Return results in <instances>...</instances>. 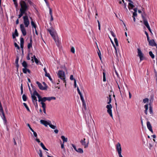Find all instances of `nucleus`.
Masks as SVG:
<instances>
[{
    "mask_svg": "<svg viewBox=\"0 0 157 157\" xmlns=\"http://www.w3.org/2000/svg\"><path fill=\"white\" fill-rule=\"evenodd\" d=\"M58 76L61 80H63V82L65 83V86H66V81L65 80V75L64 72L63 71L59 70L58 71Z\"/></svg>",
    "mask_w": 157,
    "mask_h": 157,
    "instance_id": "nucleus-1",
    "label": "nucleus"
},
{
    "mask_svg": "<svg viewBox=\"0 0 157 157\" xmlns=\"http://www.w3.org/2000/svg\"><path fill=\"white\" fill-rule=\"evenodd\" d=\"M20 4L21 7V8L20 9H22L26 12L28 9V6L27 5L25 1L21 0L20 2Z\"/></svg>",
    "mask_w": 157,
    "mask_h": 157,
    "instance_id": "nucleus-2",
    "label": "nucleus"
},
{
    "mask_svg": "<svg viewBox=\"0 0 157 157\" xmlns=\"http://www.w3.org/2000/svg\"><path fill=\"white\" fill-rule=\"evenodd\" d=\"M116 149L117 151L119 157H123L121 155V148L120 143L118 142L116 145Z\"/></svg>",
    "mask_w": 157,
    "mask_h": 157,
    "instance_id": "nucleus-3",
    "label": "nucleus"
},
{
    "mask_svg": "<svg viewBox=\"0 0 157 157\" xmlns=\"http://www.w3.org/2000/svg\"><path fill=\"white\" fill-rule=\"evenodd\" d=\"M23 22L26 27H28L29 24V21L28 19V17L27 15H25L23 17Z\"/></svg>",
    "mask_w": 157,
    "mask_h": 157,
    "instance_id": "nucleus-4",
    "label": "nucleus"
},
{
    "mask_svg": "<svg viewBox=\"0 0 157 157\" xmlns=\"http://www.w3.org/2000/svg\"><path fill=\"white\" fill-rule=\"evenodd\" d=\"M106 107L107 109V112L109 114L110 116L113 117V114L111 109L112 108V106L111 104H109L106 105Z\"/></svg>",
    "mask_w": 157,
    "mask_h": 157,
    "instance_id": "nucleus-5",
    "label": "nucleus"
},
{
    "mask_svg": "<svg viewBox=\"0 0 157 157\" xmlns=\"http://www.w3.org/2000/svg\"><path fill=\"white\" fill-rule=\"evenodd\" d=\"M138 50V56H139L140 61H141L143 59L144 56L140 48L137 49Z\"/></svg>",
    "mask_w": 157,
    "mask_h": 157,
    "instance_id": "nucleus-6",
    "label": "nucleus"
},
{
    "mask_svg": "<svg viewBox=\"0 0 157 157\" xmlns=\"http://www.w3.org/2000/svg\"><path fill=\"white\" fill-rule=\"evenodd\" d=\"M20 28L23 36H25L26 34V32L23 24H21Z\"/></svg>",
    "mask_w": 157,
    "mask_h": 157,
    "instance_id": "nucleus-7",
    "label": "nucleus"
},
{
    "mask_svg": "<svg viewBox=\"0 0 157 157\" xmlns=\"http://www.w3.org/2000/svg\"><path fill=\"white\" fill-rule=\"evenodd\" d=\"M36 84L38 85L39 88L42 90H47V87L46 86H43L42 84L38 81L36 82Z\"/></svg>",
    "mask_w": 157,
    "mask_h": 157,
    "instance_id": "nucleus-8",
    "label": "nucleus"
},
{
    "mask_svg": "<svg viewBox=\"0 0 157 157\" xmlns=\"http://www.w3.org/2000/svg\"><path fill=\"white\" fill-rule=\"evenodd\" d=\"M149 45L151 46H156V44L155 43L154 39L151 40L149 42Z\"/></svg>",
    "mask_w": 157,
    "mask_h": 157,
    "instance_id": "nucleus-9",
    "label": "nucleus"
},
{
    "mask_svg": "<svg viewBox=\"0 0 157 157\" xmlns=\"http://www.w3.org/2000/svg\"><path fill=\"white\" fill-rule=\"evenodd\" d=\"M147 128L152 133H153V131L152 129L151 125L149 121H147Z\"/></svg>",
    "mask_w": 157,
    "mask_h": 157,
    "instance_id": "nucleus-10",
    "label": "nucleus"
},
{
    "mask_svg": "<svg viewBox=\"0 0 157 157\" xmlns=\"http://www.w3.org/2000/svg\"><path fill=\"white\" fill-rule=\"evenodd\" d=\"M31 94V98L34 104L35 103V102L37 101V100L36 97L35 96L36 94H34V93Z\"/></svg>",
    "mask_w": 157,
    "mask_h": 157,
    "instance_id": "nucleus-11",
    "label": "nucleus"
},
{
    "mask_svg": "<svg viewBox=\"0 0 157 157\" xmlns=\"http://www.w3.org/2000/svg\"><path fill=\"white\" fill-rule=\"evenodd\" d=\"M20 13L18 15V18H20L24 14H25V15H27V13H25L26 12L22 9H20Z\"/></svg>",
    "mask_w": 157,
    "mask_h": 157,
    "instance_id": "nucleus-12",
    "label": "nucleus"
},
{
    "mask_svg": "<svg viewBox=\"0 0 157 157\" xmlns=\"http://www.w3.org/2000/svg\"><path fill=\"white\" fill-rule=\"evenodd\" d=\"M40 122L41 124L44 125L46 127L48 125H49L50 123L47 122V121L42 120H41L40 121Z\"/></svg>",
    "mask_w": 157,
    "mask_h": 157,
    "instance_id": "nucleus-13",
    "label": "nucleus"
},
{
    "mask_svg": "<svg viewBox=\"0 0 157 157\" xmlns=\"http://www.w3.org/2000/svg\"><path fill=\"white\" fill-rule=\"evenodd\" d=\"M24 40L23 38L21 37L20 38V46L22 51L23 49Z\"/></svg>",
    "mask_w": 157,
    "mask_h": 157,
    "instance_id": "nucleus-14",
    "label": "nucleus"
},
{
    "mask_svg": "<svg viewBox=\"0 0 157 157\" xmlns=\"http://www.w3.org/2000/svg\"><path fill=\"white\" fill-rule=\"evenodd\" d=\"M32 37H31L30 39V43L28 44V48L30 49V48L32 47Z\"/></svg>",
    "mask_w": 157,
    "mask_h": 157,
    "instance_id": "nucleus-15",
    "label": "nucleus"
},
{
    "mask_svg": "<svg viewBox=\"0 0 157 157\" xmlns=\"http://www.w3.org/2000/svg\"><path fill=\"white\" fill-rule=\"evenodd\" d=\"M47 30L48 32H49L52 37L54 38L55 36L54 35V32L52 31L51 29H47Z\"/></svg>",
    "mask_w": 157,
    "mask_h": 157,
    "instance_id": "nucleus-16",
    "label": "nucleus"
},
{
    "mask_svg": "<svg viewBox=\"0 0 157 157\" xmlns=\"http://www.w3.org/2000/svg\"><path fill=\"white\" fill-rule=\"evenodd\" d=\"M35 93L36 94H36V95L37 97L38 98V101L39 102L41 101L42 98H41L39 94L37 92H35Z\"/></svg>",
    "mask_w": 157,
    "mask_h": 157,
    "instance_id": "nucleus-17",
    "label": "nucleus"
},
{
    "mask_svg": "<svg viewBox=\"0 0 157 157\" xmlns=\"http://www.w3.org/2000/svg\"><path fill=\"white\" fill-rule=\"evenodd\" d=\"M55 42L56 43V44L58 45L59 44V41L58 38L57 37H56L55 36L54 38H53Z\"/></svg>",
    "mask_w": 157,
    "mask_h": 157,
    "instance_id": "nucleus-18",
    "label": "nucleus"
},
{
    "mask_svg": "<svg viewBox=\"0 0 157 157\" xmlns=\"http://www.w3.org/2000/svg\"><path fill=\"white\" fill-rule=\"evenodd\" d=\"M30 19L31 20V24L33 27H34L35 29H36V26L34 22L33 21L32 18L31 17H30Z\"/></svg>",
    "mask_w": 157,
    "mask_h": 157,
    "instance_id": "nucleus-19",
    "label": "nucleus"
},
{
    "mask_svg": "<svg viewBox=\"0 0 157 157\" xmlns=\"http://www.w3.org/2000/svg\"><path fill=\"white\" fill-rule=\"evenodd\" d=\"M61 138L63 140V143L65 142H67V138H65L64 136H61Z\"/></svg>",
    "mask_w": 157,
    "mask_h": 157,
    "instance_id": "nucleus-20",
    "label": "nucleus"
},
{
    "mask_svg": "<svg viewBox=\"0 0 157 157\" xmlns=\"http://www.w3.org/2000/svg\"><path fill=\"white\" fill-rule=\"evenodd\" d=\"M22 66L25 68H27L28 67V65L26 62L24 61L22 63Z\"/></svg>",
    "mask_w": 157,
    "mask_h": 157,
    "instance_id": "nucleus-21",
    "label": "nucleus"
},
{
    "mask_svg": "<svg viewBox=\"0 0 157 157\" xmlns=\"http://www.w3.org/2000/svg\"><path fill=\"white\" fill-rule=\"evenodd\" d=\"M144 108L145 109L144 111V113L146 115L147 114V111L148 109V105L147 104H146L145 105Z\"/></svg>",
    "mask_w": 157,
    "mask_h": 157,
    "instance_id": "nucleus-22",
    "label": "nucleus"
},
{
    "mask_svg": "<svg viewBox=\"0 0 157 157\" xmlns=\"http://www.w3.org/2000/svg\"><path fill=\"white\" fill-rule=\"evenodd\" d=\"M31 86H32V88L33 90L34 91V92L33 93H34V94H36L35 92H37L36 91V88L32 84H31Z\"/></svg>",
    "mask_w": 157,
    "mask_h": 157,
    "instance_id": "nucleus-23",
    "label": "nucleus"
},
{
    "mask_svg": "<svg viewBox=\"0 0 157 157\" xmlns=\"http://www.w3.org/2000/svg\"><path fill=\"white\" fill-rule=\"evenodd\" d=\"M111 40L112 43V44L113 45V47H114L115 48V50L116 55L117 57L118 56V54H117V48L115 46V45H114V44H113V42L112 41V40Z\"/></svg>",
    "mask_w": 157,
    "mask_h": 157,
    "instance_id": "nucleus-24",
    "label": "nucleus"
},
{
    "mask_svg": "<svg viewBox=\"0 0 157 157\" xmlns=\"http://www.w3.org/2000/svg\"><path fill=\"white\" fill-rule=\"evenodd\" d=\"M48 100V101H50L52 100H55L56 99V98L54 97H47Z\"/></svg>",
    "mask_w": 157,
    "mask_h": 157,
    "instance_id": "nucleus-25",
    "label": "nucleus"
},
{
    "mask_svg": "<svg viewBox=\"0 0 157 157\" xmlns=\"http://www.w3.org/2000/svg\"><path fill=\"white\" fill-rule=\"evenodd\" d=\"M76 151L80 153H82L83 152V150L81 148H78Z\"/></svg>",
    "mask_w": 157,
    "mask_h": 157,
    "instance_id": "nucleus-26",
    "label": "nucleus"
},
{
    "mask_svg": "<svg viewBox=\"0 0 157 157\" xmlns=\"http://www.w3.org/2000/svg\"><path fill=\"white\" fill-rule=\"evenodd\" d=\"M150 56H151L152 59H154L155 58V56L153 54L151 51H150L149 52Z\"/></svg>",
    "mask_w": 157,
    "mask_h": 157,
    "instance_id": "nucleus-27",
    "label": "nucleus"
},
{
    "mask_svg": "<svg viewBox=\"0 0 157 157\" xmlns=\"http://www.w3.org/2000/svg\"><path fill=\"white\" fill-rule=\"evenodd\" d=\"M23 104L25 106V108H26V109H27V110L29 112H30V109H29V108L28 107V106L25 103H23Z\"/></svg>",
    "mask_w": 157,
    "mask_h": 157,
    "instance_id": "nucleus-28",
    "label": "nucleus"
},
{
    "mask_svg": "<svg viewBox=\"0 0 157 157\" xmlns=\"http://www.w3.org/2000/svg\"><path fill=\"white\" fill-rule=\"evenodd\" d=\"M45 75L46 77H48V78L50 80V81H52V79L51 78L49 73H48L47 74H45Z\"/></svg>",
    "mask_w": 157,
    "mask_h": 157,
    "instance_id": "nucleus-29",
    "label": "nucleus"
},
{
    "mask_svg": "<svg viewBox=\"0 0 157 157\" xmlns=\"http://www.w3.org/2000/svg\"><path fill=\"white\" fill-rule=\"evenodd\" d=\"M133 3H132L131 2H129L128 3V8L129 10H130V6L132 8H133L134 7V6L132 4Z\"/></svg>",
    "mask_w": 157,
    "mask_h": 157,
    "instance_id": "nucleus-30",
    "label": "nucleus"
},
{
    "mask_svg": "<svg viewBox=\"0 0 157 157\" xmlns=\"http://www.w3.org/2000/svg\"><path fill=\"white\" fill-rule=\"evenodd\" d=\"M108 101L107 102V104H109L111 101V98L110 95H109V97H108Z\"/></svg>",
    "mask_w": 157,
    "mask_h": 157,
    "instance_id": "nucleus-31",
    "label": "nucleus"
},
{
    "mask_svg": "<svg viewBox=\"0 0 157 157\" xmlns=\"http://www.w3.org/2000/svg\"><path fill=\"white\" fill-rule=\"evenodd\" d=\"M88 143L87 144H86V142L84 141V142L82 143V144L84 146L85 148H86L88 146Z\"/></svg>",
    "mask_w": 157,
    "mask_h": 157,
    "instance_id": "nucleus-32",
    "label": "nucleus"
},
{
    "mask_svg": "<svg viewBox=\"0 0 157 157\" xmlns=\"http://www.w3.org/2000/svg\"><path fill=\"white\" fill-rule=\"evenodd\" d=\"M46 100H48L47 97H44L42 98L41 102H45Z\"/></svg>",
    "mask_w": 157,
    "mask_h": 157,
    "instance_id": "nucleus-33",
    "label": "nucleus"
},
{
    "mask_svg": "<svg viewBox=\"0 0 157 157\" xmlns=\"http://www.w3.org/2000/svg\"><path fill=\"white\" fill-rule=\"evenodd\" d=\"M22 98L23 100L24 101H26L27 97L26 95H25V94H24L23 95Z\"/></svg>",
    "mask_w": 157,
    "mask_h": 157,
    "instance_id": "nucleus-34",
    "label": "nucleus"
},
{
    "mask_svg": "<svg viewBox=\"0 0 157 157\" xmlns=\"http://www.w3.org/2000/svg\"><path fill=\"white\" fill-rule=\"evenodd\" d=\"M41 104L42 105V107L43 109H46V106L45 104L43 102H41Z\"/></svg>",
    "mask_w": 157,
    "mask_h": 157,
    "instance_id": "nucleus-35",
    "label": "nucleus"
},
{
    "mask_svg": "<svg viewBox=\"0 0 157 157\" xmlns=\"http://www.w3.org/2000/svg\"><path fill=\"white\" fill-rule=\"evenodd\" d=\"M114 41L116 44V45L117 46H118V43L117 40L116 38H114Z\"/></svg>",
    "mask_w": 157,
    "mask_h": 157,
    "instance_id": "nucleus-36",
    "label": "nucleus"
},
{
    "mask_svg": "<svg viewBox=\"0 0 157 157\" xmlns=\"http://www.w3.org/2000/svg\"><path fill=\"white\" fill-rule=\"evenodd\" d=\"M103 81L105 82L106 81V78H105V72H103Z\"/></svg>",
    "mask_w": 157,
    "mask_h": 157,
    "instance_id": "nucleus-37",
    "label": "nucleus"
},
{
    "mask_svg": "<svg viewBox=\"0 0 157 157\" xmlns=\"http://www.w3.org/2000/svg\"><path fill=\"white\" fill-rule=\"evenodd\" d=\"M49 126L51 128L53 129H55L56 128V126L53 125L50 123L49 124Z\"/></svg>",
    "mask_w": 157,
    "mask_h": 157,
    "instance_id": "nucleus-38",
    "label": "nucleus"
},
{
    "mask_svg": "<svg viewBox=\"0 0 157 157\" xmlns=\"http://www.w3.org/2000/svg\"><path fill=\"white\" fill-rule=\"evenodd\" d=\"M149 112L151 114H152L153 113L152 108L151 106H150L149 107Z\"/></svg>",
    "mask_w": 157,
    "mask_h": 157,
    "instance_id": "nucleus-39",
    "label": "nucleus"
},
{
    "mask_svg": "<svg viewBox=\"0 0 157 157\" xmlns=\"http://www.w3.org/2000/svg\"><path fill=\"white\" fill-rule=\"evenodd\" d=\"M27 70V68H23L22 71H23V72L24 73H25V74L27 73V70Z\"/></svg>",
    "mask_w": 157,
    "mask_h": 157,
    "instance_id": "nucleus-40",
    "label": "nucleus"
},
{
    "mask_svg": "<svg viewBox=\"0 0 157 157\" xmlns=\"http://www.w3.org/2000/svg\"><path fill=\"white\" fill-rule=\"evenodd\" d=\"M82 105L84 109L86 110V107L85 102H82Z\"/></svg>",
    "mask_w": 157,
    "mask_h": 157,
    "instance_id": "nucleus-41",
    "label": "nucleus"
},
{
    "mask_svg": "<svg viewBox=\"0 0 157 157\" xmlns=\"http://www.w3.org/2000/svg\"><path fill=\"white\" fill-rule=\"evenodd\" d=\"M143 21L144 24L145 26H146L148 24V22L146 19L144 20Z\"/></svg>",
    "mask_w": 157,
    "mask_h": 157,
    "instance_id": "nucleus-42",
    "label": "nucleus"
},
{
    "mask_svg": "<svg viewBox=\"0 0 157 157\" xmlns=\"http://www.w3.org/2000/svg\"><path fill=\"white\" fill-rule=\"evenodd\" d=\"M14 35H15L16 36H18V34L17 32V29H15V31H14Z\"/></svg>",
    "mask_w": 157,
    "mask_h": 157,
    "instance_id": "nucleus-43",
    "label": "nucleus"
},
{
    "mask_svg": "<svg viewBox=\"0 0 157 157\" xmlns=\"http://www.w3.org/2000/svg\"><path fill=\"white\" fill-rule=\"evenodd\" d=\"M39 155L40 157H42V151L40 149L39 150Z\"/></svg>",
    "mask_w": 157,
    "mask_h": 157,
    "instance_id": "nucleus-44",
    "label": "nucleus"
},
{
    "mask_svg": "<svg viewBox=\"0 0 157 157\" xmlns=\"http://www.w3.org/2000/svg\"><path fill=\"white\" fill-rule=\"evenodd\" d=\"M19 59V58L18 56H16V59L15 61V63L16 64H17V63H18Z\"/></svg>",
    "mask_w": 157,
    "mask_h": 157,
    "instance_id": "nucleus-45",
    "label": "nucleus"
},
{
    "mask_svg": "<svg viewBox=\"0 0 157 157\" xmlns=\"http://www.w3.org/2000/svg\"><path fill=\"white\" fill-rule=\"evenodd\" d=\"M148 100V99L147 98H145L143 100V102L145 103L147 102Z\"/></svg>",
    "mask_w": 157,
    "mask_h": 157,
    "instance_id": "nucleus-46",
    "label": "nucleus"
},
{
    "mask_svg": "<svg viewBox=\"0 0 157 157\" xmlns=\"http://www.w3.org/2000/svg\"><path fill=\"white\" fill-rule=\"evenodd\" d=\"M77 90L78 93V94H79L80 95L82 94L81 93V92L78 86L77 87Z\"/></svg>",
    "mask_w": 157,
    "mask_h": 157,
    "instance_id": "nucleus-47",
    "label": "nucleus"
},
{
    "mask_svg": "<svg viewBox=\"0 0 157 157\" xmlns=\"http://www.w3.org/2000/svg\"><path fill=\"white\" fill-rule=\"evenodd\" d=\"M99 52H98V56L99 57L100 59L101 60V53L100 51L99 50Z\"/></svg>",
    "mask_w": 157,
    "mask_h": 157,
    "instance_id": "nucleus-48",
    "label": "nucleus"
},
{
    "mask_svg": "<svg viewBox=\"0 0 157 157\" xmlns=\"http://www.w3.org/2000/svg\"><path fill=\"white\" fill-rule=\"evenodd\" d=\"M97 22H98V29H99V30H100V29H101V25H100V24L99 21V20H97Z\"/></svg>",
    "mask_w": 157,
    "mask_h": 157,
    "instance_id": "nucleus-49",
    "label": "nucleus"
},
{
    "mask_svg": "<svg viewBox=\"0 0 157 157\" xmlns=\"http://www.w3.org/2000/svg\"><path fill=\"white\" fill-rule=\"evenodd\" d=\"M48 7L49 8V14H50L51 16H52V10L50 8L49 6V7Z\"/></svg>",
    "mask_w": 157,
    "mask_h": 157,
    "instance_id": "nucleus-50",
    "label": "nucleus"
},
{
    "mask_svg": "<svg viewBox=\"0 0 157 157\" xmlns=\"http://www.w3.org/2000/svg\"><path fill=\"white\" fill-rule=\"evenodd\" d=\"M71 52L73 53H74L75 52V48L73 47H71Z\"/></svg>",
    "mask_w": 157,
    "mask_h": 157,
    "instance_id": "nucleus-51",
    "label": "nucleus"
},
{
    "mask_svg": "<svg viewBox=\"0 0 157 157\" xmlns=\"http://www.w3.org/2000/svg\"><path fill=\"white\" fill-rule=\"evenodd\" d=\"M40 145L43 149H44L45 148V147L44 144L42 143H40Z\"/></svg>",
    "mask_w": 157,
    "mask_h": 157,
    "instance_id": "nucleus-52",
    "label": "nucleus"
},
{
    "mask_svg": "<svg viewBox=\"0 0 157 157\" xmlns=\"http://www.w3.org/2000/svg\"><path fill=\"white\" fill-rule=\"evenodd\" d=\"M14 46L15 47H17L18 49H20V47L18 45L17 43H14Z\"/></svg>",
    "mask_w": 157,
    "mask_h": 157,
    "instance_id": "nucleus-53",
    "label": "nucleus"
},
{
    "mask_svg": "<svg viewBox=\"0 0 157 157\" xmlns=\"http://www.w3.org/2000/svg\"><path fill=\"white\" fill-rule=\"evenodd\" d=\"M27 126L29 128L30 130L32 132L33 131V130L31 128L30 125L29 124H27Z\"/></svg>",
    "mask_w": 157,
    "mask_h": 157,
    "instance_id": "nucleus-54",
    "label": "nucleus"
},
{
    "mask_svg": "<svg viewBox=\"0 0 157 157\" xmlns=\"http://www.w3.org/2000/svg\"><path fill=\"white\" fill-rule=\"evenodd\" d=\"M116 82H117V84L118 85V86H121V87L122 86V83H121V82L120 81H119V82H118L117 81H116Z\"/></svg>",
    "mask_w": 157,
    "mask_h": 157,
    "instance_id": "nucleus-55",
    "label": "nucleus"
},
{
    "mask_svg": "<svg viewBox=\"0 0 157 157\" xmlns=\"http://www.w3.org/2000/svg\"><path fill=\"white\" fill-rule=\"evenodd\" d=\"M32 132H33V134L34 136L36 137H37V134L35 132L34 130H33V131H32Z\"/></svg>",
    "mask_w": 157,
    "mask_h": 157,
    "instance_id": "nucleus-56",
    "label": "nucleus"
},
{
    "mask_svg": "<svg viewBox=\"0 0 157 157\" xmlns=\"http://www.w3.org/2000/svg\"><path fill=\"white\" fill-rule=\"evenodd\" d=\"M34 61L35 62V63L36 64H38L39 63V61L38 60V59L36 58H35V59H34Z\"/></svg>",
    "mask_w": 157,
    "mask_h": 157,
    "instance_id": "nucleus-57",
    "label": "nucleus"
},
{
    "mask_svg": "<svg viewBox=\"0 0 157 157\" xmlns=\"http://www.w3.org/2000/svg\"><path fill=\"white\" fill-rule=\"evenodd\" d=\"M111 33L112 36L114 38H116V35L113 31H111Z\"/></svg>",
    "mask_w": 157,
    "mask_h": 157,
    "instance_id": "nucleus-58",
    "label": "nucleus"
},
{
    "mask_svg": "<svg viewBox=\"0 0 157 157\" xmlns=\"http://www.w3.org/2000/svg\"><path fill=\"white\" fill-rule=\"evenodd\" d=\"M74 86L75 88L77 87L76 82L75 79H74Z\"/></svg>",
    "mask_w": 157,
    "mask_h": 157,
    "instance_id": "nucleus-59",
    "label": "nucleus"
},
{
    "mask_svg": "<svg viewBox=\"0 0 157 157\" xmlns=\"http://www.w3.org/2000/svg\"><path fill=\"white\" fill-rule=\"evenodd\" d=\"M28 2L29 4L30 5H32V6H33L34 4L33 3L31 2V1L30 0H28Z\"/></svg>",
    "mask_w": 157,
    "mask_h": 157,
    "instance_id": "nucleus-60",
    "label": "nucleus"
},
{
    "mask_svg": "<svg viewBox=\"0 0 157 157\" xmlns=\"http://www.w3.org/2000/svg\"><path fill=\"white\" fill-rule=\"evenodd\" d=\"M137 16V12H134L133 13L132 17H136Z\"/></svg>",
    "mask_w": 157,
    "mask_h": 157,
    "instance_id": "nucleus-61",
    "label": "nucleus"
},
{
    "mask_svg": "<svg viewBox=\"0 0 157 157\" xmlns=\"http://www.w3.org/2000/svg\"><path fill=\"white\" fill-rule=\"evenodd\" d=\"M148 146L149 149L151 150V148L152 147V145H151V144L150 143H149Z\"/></svg>",
    "mask_w": 157,
    "mask_h": 157,
    "instance_id": "nucleus-62",
    "label": "nucleus"
},
{
    "mask_svg": "<svg viewBox=\"0 0 157 157\" xmlns=\"http://www.w3.org/2000/svg\"><path fill=\"white\" fill-rule=\"evenodd\" d=\"M70 80H74V79H74V78L73 76V75H71L70 77Z\"/></svg>",
    "mask_w": 157,
    "mask_h": 157,
    "instance_id": "nucleus-63",
    "label": "nucleus"
},
{
    "mask_svg": "<svg viewBox=\"0 0 157 157\" xmlns=\"http://www.w3.org/2000/svg\"><path fill=\"white\" fill-rule=\"evenodd\" d=\"M71 145L72 146V147L74 148V149L76 151H77V149H76V147L75 146V145H74V144H71Z\"/></svg>",
    "mask_w": 157,
    "mask_h": 157,
    "instance_id": "nucleus-64",
    "label": "nucleus"
}]
</instances>
